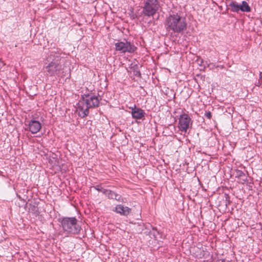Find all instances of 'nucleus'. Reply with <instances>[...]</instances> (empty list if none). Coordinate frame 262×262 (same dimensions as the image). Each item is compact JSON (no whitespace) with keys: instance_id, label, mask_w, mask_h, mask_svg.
I'll return each instance as SVG.
<instances>
[{"instance_id":"1","label":"nucleus","mask_w":262,"mask_h":262,"mask_svg":"<svg viewBox=\"0 0 262 262\" xmlns=\"http://www.w3.org/2000/svg\"><path fill=\"white\" fill-rule=\"evenodd\" d=\"M62 51L58 48H52L50 50L46 57L44 69L50 76H57L63 78L67 73L61 63Z\"/></svg>"},{"instance_id":"2","label":"nucleus","mask_w":262,"mask_h":262,"mask_svg":"<svg viewBox=\"0 0 262 262\" xmlns=\"http://www.w3.org/2000/svg\"><path fill=\"white\" fill-rule=\"evenodd\" d=\"M98 95L94 93L84 94L77 104L76 112L81 118H84L89 114V109L98 107L100 100Z\"/></svg>"},{"instance_id":"3","label":"nucleus","mask_w":262,"mask_h":262,"mask_svg":"<svg viewBox=\"0 0 262 262\" xmlns=\"http://www.w3.org/2000/svg\"><path fill=\"white\" fill-rule=\"evenodd\" d=\"M165 27L171 33H181L187 29V23L185 17L177 12L170 13L165 19Z\"/></svg>"},{"instance_id":"4","label":"nucleus","mask_w":262,"mask_h":262,"mask_svg":"<svg viewBox=\"0 0 262 262\" xmlns=\"http://www.w3.org/2000/svg\"><path fill=\"white\" fill-rule=\"evenodd\" d=\"M60 223L64 232L67 234H77L79 233L81 228L78 224V221L75 217H64L61 219Z\"/></svg>"},{"instance_id":"5","label":"nucleus","mask_w":262,"mask_h":262,"mask_svg":"<svg viewBox=\"0 0 262 262\" xmlns=\"http://www.w3.org/2000/svg\"><path fill=\"white\" fill-rule=\"evenodd\" d=\"M160 8L158 0H147L142 7V14L144 16L151 17L156 14Z\"/></svg>"},{"instance_id":"6","label":"nucleus","mask_w":262,"mask_h":262,"mask_svg":"<svg viewBox=\"0 0 262 262\" xmlns=\"http://www.w3.org/2000/svg\"><path fill=\"white\" fill-rule=\"evenodd\" d=\"M115 49L116 51H119L121 53H133L136 50V47L130 42L124 40L122 41H118L115 44Z\"/></svg>"},{"instance_id":"7","label":"nucleus","mask_w":262,"mask_h":262,"mask_svg":"<svg viewBox=\"0 0 262 262\" xmlns=\"http://www.w3.org/2000/svg\"><path fill=\"white\" fill-rule=\"evenodd\" d=\"M191 118L186 113H183L180 116L179 118L178 128L180 131L186 133L187 129L191 126Z\"/></svg>"},{"instance_id":"8","label":"nucleus","mask_w":262,"mask_h":262,"mask_svg":"<svg viewBox=\"0 0 262 262\" xmlns=\"http://www.w3.org/2000/svg\"><path fill=\"white\" fill-rule=\"evenodd\" d=\"M114 212H116L121 215L127 216L131 211V209L127 206H124L121 204L116 205L113 209Z\"/></svg>"},{"instance_id":"9","label":"nucleus","mask_w":262,"mask_h":262,"mask_svg":"<svg viewBox=\"0 0 262 262\" xmlns=\"http://www.w3.org/2000/svg\"><path fill=\"white\" fill-rule=\"evenodd\" d=\"M29 131L33 134H36L41 129V123L34 119L31 120L28 124Z\"/></svg>"},{"instance_id":"10","label":"nucleus","mask_w":262,"mask_h":262,"mask_svg":"<svg viewBox=\"0 0 262 262\" xmlns=\"http://www.w3.org/2000/svg\"><path fill=\"white\" fill-rule=\"evenodd\" d=\"M103 194L110 199H115L119 202H123V199L120 195L111 190L106 189V190H104Z\"/></svg>"},{"instance_id":"11","label":"nucleus","mask_w":262,"mask_h":262,"mask_svg":"<svg viewBox=\"0 0 262 262\" xmlns=\"http://www.w3.org/2000/svg\"><path fill=\"white\" fill-rule=\"evenodd\" d=\"M234 174L235 178L238 179V182L241 184H244L247 180V177L246 174L242 170L236 169L234 170Z\"/></svg>"},{"instance_id":"12","label":"nucleus","mask_w":262,"mask_h":262,"mask_svg":"<svg viewBox=\"0 0 262 262\" xmlns=\"http://www.w3.org/2000/svg\"><path fill=\"white\" fill-rule=\"evenodd\" d=\"M131 114L134 119H141L144 116L145 113L142 109L137 108L136 111H132Z\"/></svg>"},{"instance_id":"13","label":"nucleus","mask_w":262,"mask_h":262,"mask_svg":"<svg viewBox=\"0 0 262 262\" xmlns=\"http://www.w3.org/2000/svg\"><path fill=\"white\" fill-rule=\"evenodd\" d=\"M251 10V7L247 2L243 1L241 4H239L238 12H250Z\"/></svg>"},{"instance_id":"14","label":"nucleus","mask_w":262,"mask_h":262,"mask_svg":"<svg viewBox=\"0 0 262 262\" xmlns=\"http://www.w3.org/2000/svg\"><path fill=\"white\" fill-rule=\"evenodd\" d=\"M230 11L233 12H238L239 4L235 1L231 0L229 4Z\"/></svg>"},{"instance_id":"15","label":"nucleus","mask_w":262,"mask_h":262,"mask_svg":"<svg viewBox=\"0 0 262 262\" xmlns=\"http://www.w3.org/2000/svg\"><path fill=\"white\" fill-rule=\"evenodd\" d=\"M159 234L158 231L157 229L154 228H152V230H150L148 234L151 238H153L155 239H157V235Z\"/></svg>"},{"instance_id":"16","label":"nucleus","mask_w":262,"mask_h":262,"mask_svg":"<svg viewBox=\"0 0 262 262\" xmlns=\"http://www.w3.org/2000/svg\"><path fill=\"white\" fill-rule=\"evenodd\" d=\"M95 189L98 190V191L102 192L103 193V191L106 190V189H104L102 188V187L100 185H96L94 187Z\"/></svg>"},{"instance_id":"17","label":"nucleus","mask_w":262,"mask_h":262,"mask_svg":"<svg viewBox=\"0 0 262 262\" xmlns=\"http://www.w3.org/2000/svg\"><path fill=\"white\" fill-rule=\"evenodd\" d=\"M134 75H135L137 77H141L140 72L138 69L134 70Z\"/></svg>"},{"instance_id":"18","label":"nucleus","mask_w":262,"mask_h":262,"mask_svg":"<svg viewBox=\"0 0 262 262\" xmlns=\"http://www.w3.org/2000/svg\"><path fill=\"white\" fill-rule=\"evenodd\" d=\"M205 116L208 118L210 119L211 118V114L210 112H206L205 113Z\"/></svg>"},{"instance_id":"19","label":"nucleus","mask_w":262,"mask_h":262,"mask_svg":"<svg viewBox=\"0 0 262 262\" xmlns=\"http://www.w3.org/2000/svg\"><path fill=\"white\" fill-rule=\"evenodd\" d=\"M129 109L132 110V111H136L137 110V108L136 107V105H134V107H129Z\"/></svg>"},{"instance_id":"20","label":"nucleus","mask_w":262,"mask_h":262,"mask_svg":"<svg viewBox=\"0 0 262 262\" xmlns=\"http://www.w3.org/2000/svg\"><path fill=\"white\" fill-rule=\"evenodd\" d=\"M261 84V82L258 81L256 83L255 85L257 86H259Z\"/></svg>"},{"instance_id":"21","label":"nucleus","mask_w":262,"mask_h":262,"mask_svg":"<svg viewBox=\"0 0 262 262\" xmlns=\"http://www.w3.org/2000/svg\"><path fill=\"white\" fill-rule=\"evenodd\" d=\"M259 79H260V80H262V72H260V74H259Z\"/></svg>"},{"instance_id":"22","label":"nucleus","mask_w":262,"mask_h":262,"mask_svg":"<svg viewBox=\"0 0 262 262\" xmlns=\"http://www.w3.org/2000/svg\"><path fill=\"white\" fill-rule=\"evenodd\" d=\"M217 262H226V260L225 259H221L219 260Z\"/></svg>"}]
</instances>
